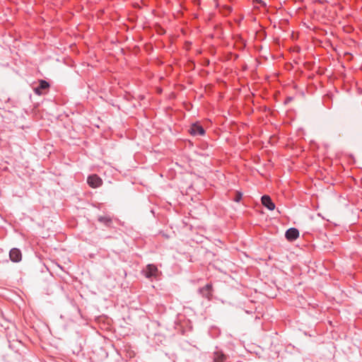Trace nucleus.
Here are the masks:
<instances>
[{"label":"nucleus","mask_w":362,"mask_h":362,"mask_svg":"<svg viewBox=\"0 0 362 362\" xmlns=\"http://www.w3.org/2000/svg\"><path fill=\"white\" fill-rule=\"evenodd\" d=\"M189 132L193 136H203L205 134V130L202 126L195 123L191 125Z\"/></svg>","instance_id":"nucleus-3"},{"label":"nucleus","mask_w":362,"mask_h":362,"mask_svg":"<svg viewBox=\"0 0 362 362\" xmlns=\"http://www.w3.org/2000/svg\"><path fill=\"white\" fill-rule=\"evenodd\" d=\"M242 197H243L242 193L240 192H236L235 197L233 198V200L236 202H239L242 199Z\"/></svg>","instance_id":"nucleus-11"},{"label":"nucleus","mask_w":362,"mask_h":362,"mask_svg":"<svg viewBox=\"0 0 362 362\" xmlns=\"http://www.w3.org/2000/svg\"><path fill=\"white\" fill-rule=\"evenodd\" d=\"M212 358L213 362H225L227 359V356L222 351L216 350L213 353Z\"/></svg>","instance_id":"nucleus-10"},{"label":"nucleus","mask_w":362,"mask_h":362,"mask_svg":"<svg viewBox=\"0 0 362 362\" xmlns=\"http://www.w3.org/2000/svg\"><path fill=\"white\" fill-rule=\"evenodd\" d=\"M98 221L107 228H114L113 218L110 215L99 216Z\"/></svg>","instance_id":"nucleus-7"},{"label":"nucleus","mask_w":362,"mask_h":362,"mask_svg":"<svg viewBox=\"0 0 362 362\" xmlns=\"http://www.w3.org/2000/svg\"><path fill=\"white\" fill-rule=\"evenodd\" d=\"M142 272L147 279L156 278L158 275V269L154 264H148Z\"/></svg>","instance_id":"nucleus-1"},{"label":"nucleus","mask_w":362,"mask_h":362,"mask_svg":"<svg viewBox=\"0 0 362 362\" xmlns=\"http://www.w3.org/2000/svg\"><path fill=\"white\" fill-rule=\"evenodd\" d=\"M49 84L45 80H40L39 86L33 88V91L36 95H42L45 93V90H48Z\"/></svg>","instance_id":"nucleus-2"},{"label":"nucleus","mask_w":362,"mask_h":362,"mask_svg":"<svg viewBox=\"0 0 362 362\" xmlns=\"http://www.w3.org/2000/svg\"><path fill=\"white\" fill-rule=\"evenodd\" d=\"M285 236L288 240L293 241L298 238L299 231L295 228H291L286 230Z\"/></svg>","instance_id":"nucleus-8"},{"label":"nucleus","mask_w":362,"mask_h":362,"mask_svg":"<svg viewBox=\"0 0 362 362\" xmlns=\"http://www.w3.org/2000/svg\"><path fill=\"white\" fill-rule=\"evenodd\" d=\"M262 204L267 207L269 210L272 211L275 209V204L272 202V199L268 195H264L262 197Z\"/></svg>","instance_id":"nucleus-9"},{"label":"nucleus","mask_w":362,"mask_h":362,"mask_svg":"<svg viewBox=\"0 0 362 362\" xmlns=\"http://www.w3.org/2000/svg\"><path fill=\"white\" fill-rule=\"evenodd\" d=\"M9 258L13 262H19L22 259V252L18 248H12L9 252Z\"/></svg>","instance_id":"nucleus-4"},{"label":"nucleus","mask_w":362,"mask_h":362,"mask_svg":"<svg viewBox=\"0 0 362 362\" xmlns=\"http://www.w3.org/2000/svg\"><path fill=\"white\" fill-rule=\"evenodd\" d=\"M212 284H207L205 286L199 289V293L204 297L210 300L212 297Z\"/></svg>","instance_id":"nucleus-5"},{"label":"nucleus","mask_w":362,"mask_h":362,"mask_svg":"<svg viewBox=\"0 0 362 362\" xmlns=\"http://www.w3.org/2000/svg\"><path fill=\"white\" fill-rule=\"evenodd\" d=\"M88 184L93 188L100 187L102 185V180L97 175H91L87 179Z\"/></svg>","instance_id":"nucleus-6"}]
</instances>
